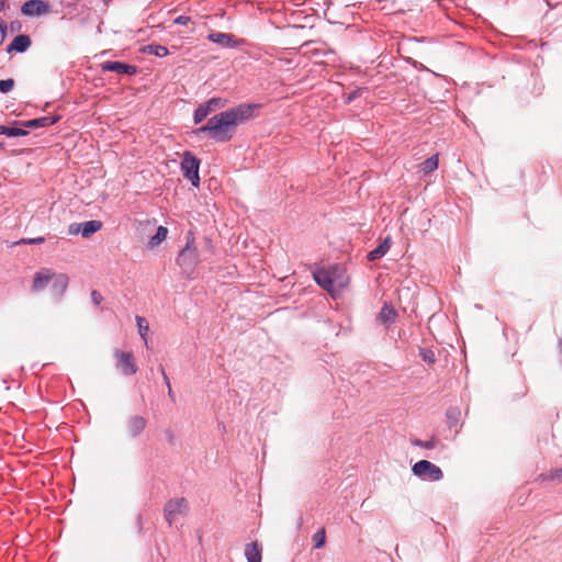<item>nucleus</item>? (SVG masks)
Returning <instances> with one entry per match:
<instances>
[{"instance_id": "obj_33", "label": "nucleus", "mask_w": 562, "mask_h": 562, "mask_svg": "<svg viewBox=\"0 0 562 562\" xmlns=\"http://www.w3.org/2000/svg\"><path fill=\"white\" fill-rule=\"evenodd\" d=\"M90 297H91V301L93 302V304L95 305H100L101 302L103 301V296L100 292H98L97 290H93L90 294Z\"/></svg>"}, {"instance_id": "obj_15", "label": "nucleus", "mask_w": 562, "mask_h": 562, "mask_svg": "<svg viewBox=\"0 0 562 562\" xmlns=\"http://www.w3.org/2000/svg\"><path fill=\"white\" fill-rule=\"evenodd\" d=\"M207 38L221 46H234L235 44L234 37L227 33L212 32L207 35Z\"/></svg>"}, {"instance_id": "obj_41", "label": "nucleus", "mask_w": 562, "mask_h": 562, "mask_svg": "<svg viewBox=\"0 0 562 562\" xmlns=\"http://www.w3.org/2000/svg\"><path fill=\"white\" fill-rule=\"evenodd\" d=\"M5 0H0V12L4 9Z\"/></svg>"}, {"instance_id": "obj_12", "label": "nucleus", "mask_w": 562, "mask_h": 562, "mask_svg": "<svg viewBox=\"0 0 562 562\" xmlns=\"http://www.w3.org/2000/svg\"><path fill=\"white\" fill-rule=\"evenodd\" d=\"M147 420L143 416H132L126 423V431L131 437L138 436L146 427Z\"/></svg>"}, {"instance_id": "obj_28", "label": "nucleus", "mask_w": 562, "mask_h": 562, "mask_svg": "<svg viewBox=\"0 0 562 562\" xmlns=\"http://www.w3.org/2000/svg\"><path fill=\"white\" fill-rule=\"evenodd\" d=\"M420 357L425 362L429 364H434L436 362L435 353L431 350L422 349Z\"/></svg>"}, {"instance_id": "obj_9", "label": "nucleus", "mask_w": 562, "mask_h": 562, "mask_svg": "<svg viewBox=\"0 0 562 562\" xmlns=\"http://www.w3.org/2000/svg\"><path fill=\"white\" fill-rule=\"evenodd\" d=\"M54 277H55V271L53 269H48V268L40 269L34 274L33 283H32V291L40 292V291L44 290Z\"/></svg>"}, {"instance_id": "obj_6", "label": "nucleus", "mask_w": 562, "mask_h": 562, "mask_svg": "<svg viewBox=\"0 0 562 562\" xmlns=\"http://www.w3.org/2000/svg\"><path fill=\"white\" fill-rule=\"evenodd\" d=\"M416 476L428 479L430 481H439L443 477V472L439 467L427 460L416 462L412 468Z\"/></svg>"}, {"instance_id": "obj_13", "label": "nucleus", "mask_w": 562, "mask_h": 562, "mask_svg": "<svg viewBox=\"0 0 562 562\" xmlns=\"http://www.w3.org/2000/svg\"><path fill=\"white\" fill-rule=\"evenodd\" d=\"M31 38L29 35L20 34L14 37L12 43L8 46V53L18 52L24 53L31 46Z\"/></svg>"}, {"instance_id": "obj_5", "label": "nucleus", "mask_w": 562, "mask_h": 562, "mask_svg": "<svg viewBox=\"0 0 562 562\" xmlns=\"http://www.w3.org/2000/svg\"><path fill=\"white\" fill-rule=\"evenodd\" d=\"M189 509L188 501L184 497L168 501L164 507L165 518L169 526L179 517L187 515Z\"/></svg>"}, {"instance_id": "obj_31", "label": "nucleus", "mask_w": 562, "mask_h": 562, "mask_svg": "<svg viewBox=\"0 0 562 562\" xmlns=\"http://www.w3.org/2000/svg\"><path fill=\"white\" fill-rule=\"evenodd\" d=\"M413 445L417 446V447L425 448V449H432V448H435L436 442H435V440L423 441L420 439H415L413 441Z\"/></svg>"}, {"instance_id": "obj_17", "label": "nucleus", "mask_w": 562, "mask_h": 562, "mask_svg": "<svg viewBox=\"0 0 562 562\" xmlns=\"http://www.w3.org/2000/svg\"><path fill=\"white\" fill-rule=\"evenodd\" d=\"M245 555L248 562H261V547L259 546V543H248L245 547Z\"/></svg>"}, {"instance_id": "obj_20", "label": "nucleus", "mask_w": 562, "mask_h": 562, "mask_svg": "<svg viewBox=\"0 0 562 562\" xmlns=\"http://www.w3.org/2000/svg\"><path fill=\"white\" fill-rule=\"evenodd\" d=\"M439 158L438 154L432 155L419 165V171L424 175H428L438 168Z\"/></svg>"}, {"instance_id": "obj_30", "label": "nucleus", "mask_w": 562, "mask_h": 562, "mask_svg": "<svg viewBox=\"0 0 562 562\" xmlns=\"http://www.w3.org/2000/svg\"><path fill=\"white\" fill-rule=\"evenodd\" d=\"M14 86L13 79L0 80V91L7 93L12 90Z\"/></svg>"}, {"instance_id": "obj_18", "label": "nucleus", "mask_w": 562, "mask_h": 562, "mask_svg": "<svg viewBox=\"0 0 562 562\" xmlns=\"http://www.w3.org/2000/svg\"><path fill=\"white\" fill-rule=\"evenodd\" d=\"M395 318H396V311L394 310V307L392 305L384 304L378 315V321L381 324L386 325L389 323H393L395 321Z\"/></svg>"}, {"instance_id": "obj_19", "label": "nucleus", "mask_w": 562, "mask_h": 562, "mask_svg": "<svg viewBox=\"0 0 562 562\" xmlns=\"http://www.w3.org/2000/svg\"><path fill=\"white\" fill-rule=\"evenodd\" d=\"M167 235H168L167 227L159 226L156 231V234L150 237V239L148 241V247L150 249L158 247L166 239Z\"/></svg>"}, {"instance_id": "obj_14", "label": "nucleus", "mask_w": 562, "mask_h": 562, "mask_svg": "<svg viewBox=\"0 0 562 562\" xmlns=\"http://www.w3.org/2000/svg\"><path fill=\"white\" fill-rule=\"evenodd\" d=\"M58 120H59L58 115L43 116V117L30 120V121H24L21 124L25 127L37 128V127H46V126L53 125Z\"/></svg>"}, {"instance_id": "obj_26", "label": "nucleus", "mask_w": 562, "mask_h": 562, "mask_svg": "<svg viewBox=\"0 0 562 562\" xmlns=\"http://www.w3.org/2000/svg\"><path fill=\"white\" fill-rule=\"evenodd\" d=\"M148 52L158 56V57H165L168 55V48L161 45H149Z\"/></svg>"}, {"instance_id": "obj_37", "label": "nucleus", "mask_w": 562, "mask_h": 562, "mask_svg": "<svg viewBox=\"0 0 562 562\" xmlns=\"http://www.w3.org/2000/svg\"><path fill=\"white\" fill-rule=\"evenodd\" d=\"M160 372L162 374V378H164V381H165L166 385L170 386L171 384H170L169 378H168L164 367H160Z\"/></svg>"}, {"instance_id": "obj_21", "label": "nucleus", "mask_w": 562, "mask_h": 562, "mask_svg": "<svg viewBox=\"0 0 562 562\" xmlns=\"http://www.w3.org/2000/svg\"><path fill=\"white\" fill-rule=\"evenodd\" d=\"M81 226H82L81 235L83 237H89L92 234H94L95 232L101 229L102 223L100 221L93 220V221H88V222L81 223Z\"/></svg>"}, {"instance_id": "obj_11", "label": "nucleus", "mask_w": 562, "mask_h": 562, "mask_svg": "<svg viewBox=\"0 0 562 562\" xmlns=\"http://www.w3.org/2000/svg\"><path fill=\"white\" fill-rule=\"evenodd\" d=\"M52 293L57 297H61L69 284L68 276L66 273L55 272V277L52 279Z\"/></svg>"}, {"instance_id": "obj_22", "label": "nucleus", "mask_w": 562, "mask_h": 562, "mask_svg": "<svg viewBox=\"0 0 562 562\" xmlns=\"http://www.w3.org/2000/svg\"><path fill=\"white\" fill-rule=\"evenodd\" d=\"M136 323L138 327V333L140 337L144 339L146 347H148L147 335L149 331V325L147 321L142 316H136Z\"/></svg>"}, {"instance_id": "obj_2", "label": "nucleus", "mask_w": 562, "mask_h": 562, "mask_svg": "<svg viewBox=\"0 0 562 562\" xmlns=\"http://www.w3.org/2000/svg\"><path fill=\"white\" fill-rule=\"evenodd\" d=\"M314 280L319 286L326 290L333 297L339 295L349 285V276L340 266H333L328 269H318L313 273Z\"/></svg>"}, {"instance_id": "obj_25", "label": "nucleus", "mask_w": 562, "mask_h": 562, "mask_svg": "<svg viewBox=\"0 0 562 562\" xmlns=\"http://www.w3.org/2000/svg\"><path fill=\"white\" fill-rule=\"evenodd\" d=\"M314 548L319 549L325 546L326 542V531L324 528H321L313 535Z\"/></svg>"}, {"instance_id": "obj_40", "label": "nucleus", "mask_w": 562, "mask_h": 562, "mask_svg": "<svg viewBox=\"0 0 562 562\" xmlns=\"http://www.w3.org/2000/svg\"><path fill=\"white\" fill-rule=\"evenodd\" d=\"M167 387H168V395H169V397L173 401V400H175V395H173V392H172L171 385H170V386H167Z\"/></svg>"}, {"instance_id": "obj_38", "label": "nucleus", "mask_w": 562, "mask_h": 562, "mask_svg": "<svg viewBox=\"0 0 562 562\" xmlns=\"http://www.w3.org/2000/svg\"><path fill=\"white\" fill-rule=\"evenodd\" d=\"M0 31L3 33L4 36L7 32V23L2 19H0Z\"/></svg>"}, {"instance_id": "obj_16", "label": "nucleus", "mask_w": 562, "mask_h": 562, "mask_svg": "<svg viewBox=\"0 0 562 562\" xmlns=\"http://www.w3.org/2000/svg\"><path fill=\"white\" fill-rule=\"evenodd\" d=\"M390 247H391V239H390V237H387L376 248H374L373 250H371L368 254V256H367L368 260L374 261L376 259H380L389 251Z\"/></svg>"}, {"instance_id": "obj_39", "label": "nucleus", "mask_w": 562, "mask_h": 562, "mask_svg": "<svg viewBox=\"0 0 562 562\" xmlns=\"http://www.w3.org/2000/svg\"><path fill=\"white\" fill-rule=\"evenodd\" d=\"M154 224H155V223H154V222H151V221H145V222H144V223H142L140 225L145 226V228H146V227L154 226Z\"/></svg>"}, {"instance_id": "obj_34", "label": "nucleus", "mask_w": 562, "mask_h": 562, "mask_svg": "<svg viewBox=\"0 0 562 562\" xmlns=\"http://www.w3.org/2000/svg\"><path fill=\"white\" fill-rule=\"evenodd\" d=\"M81 229H82V226H81L80 223L79 224H71L69 226V234L70 235H77V234L81 233Z\"/></svg>"}, {"instance_id": "obj_23", "label": "nucleus", "mask_w": 562, "mask_h": 562, "mask_svg": "<svg viewBox=\"0 0 562 562\" xmlns=\"http://www.w3.org/2000/svg\"><path fill=\"white\" fill-rule=\"evenodd\" d=\"M0 134L7 135L9 137H18V136H24L27 134V131L19 127H8V126H0Z\"/></svg>"}, {"instance_id": "obj_32", "label": "nucleus", "mask_w": 562, "mask_h": 562, "mask_svg": "<svg viewBox=\"0 0 562 562\" xmlns=\"http://www.w3.org/2000/svg\"><path fill=\"white\" fill-rule=\"evenodd\" d=\"M45 241L44 237H36V238H23L19 240L16 244H24V245H36L42 244Z\"/></svg>"}, {"instance_id": "obj_24", "label": "nucleus", "mask_w": 562, "mask_h": 562, "mask_svg": "<svg viewBox=\"0 0 562 562\" xmlns=\"http://www.w3.org/2000/svg\"><path fill=\"white\" fill-rule=\"evenodd\" d=\"M210 106L204 103L201 104L194 112V123L202 122L210 114Z\"/></svg>"}, {"instance_id": "obj_3", "label": "nucleus", "mask_w": 562, "mask_h": 562, "mask_svg": "<svg viewBox=\"0 0 562 562\" xmlns=\"http://www.w3.org/2000/svg\"><path fill=\"white\" fill-rule=\"evenodd\" d=\"M199 261V252L195 247L194 237L189 236L187 245L177 257V263L186 276L191 277Z\"/></svg>"}, {"instance_id": "obj_35", "label": "nucleus", "mask_w": 562, "mask_h": 562, "mask_svg": "<svg viewBox=\"0 0 562 562\" xmlns=\"http://www.w3.org/2000/svg\"><path fill=\"white\" fill-rule=\"evenodd\" d=\"M190 22V18L186 15H179L175 19V23L179 25H187Z\"/></svg>"}, {"instance_id": "obj_1", "label": "nucleus", "mask_w": 562, "mask_h": 562, "mask_svg": "<svg viewBox=\"0 0 562 562\" xmlns=\"http://www.w3.org/2000/svg\"><path fill=\"white\" fill-rule=\"evenodd\" d=\"M258 106V104H239L221 112L198 128V133H207L216 142H228L235 134L237 125L249 120Z\"/></svg>"}, {"instance_id": "obj_29", "label": "nucleus", "mask_w": 562, "mask_h": 562, "mask_svg": "<svg viewBox=\"0 0 562 562\" xmlns=\"http://www.w3.org/2000/svg\"><path fill=\"white\" fill-rule=\"evenodd\" d=\"M546 480L562 482V468L561 469H553V470H551L546 475Z\"/></svg>"}, {"instance_id": "obj_36", "label": "nucleus", "mask_w": 562, "mask_h": 562, "mask_svg": "<svg viewBox=\"0 0 562 562\" xmlns=\"http://www.w3.org/2000/svg\"><path fill=\"white\" fill-rule=\"evenodd\" d=\"M22 29V24L20 21H13L10 23V30L12 33L20 32Z\"/></svg>"}, {"instance_id": "obj_27", "label": "nucleus", "mask_w": 562, "mask_h": 562, "mask_svg": "<svg viewBox=\"0 0 562 562\" xmlns=\"http://www.w3.org/2000/svg\"><path fill=\"white\" fill-rule=\"evenodd\" d=\"M210 106V111H214L215 109H221L225 105V101L221 98H212L207 102L204 103Z\"/></svg>"}, {"instance_id": "obj_4", "label": "nucleus", "mask_w": 562, "mask_h": 562, "mask_svg": "<svg viewBox=\"0 0 562 562\" xmlns=\"http://www.w3.org/2000/svg\"><path fill=\"white\" fill-rule=\"evenodd\" d=\"M180 168L183 177L187 178L193 187L198 188L200 186V160L191 151H184L182 154Z\"/></svg>"}, {"instance_id": "obj_7", "label": "nucleus", "mask_w": 562, "mask_h": 562, "mask_svg": "<svg viewBox=\"0 0 562 562\" xmlns=\"http://www.w3.org/2000/svg\"><path fill=\"white\" fill-rule=\"evenodd\" d=\"M114 357L117 360V368L124 375H133L137 372L138 368L132 352H125L120 349L114 351Z\"/></svg>"}, {"instance_id": "obj_10", "label": "nucleus", "mask_w": 562, "mask_h": 562, "mask_svg": "<svg viewBox=\"0 0 562 562\" xmlns=\"http://www.w3.org/2000/svg\"><path fill=\"white\" fill-rule=\"evenodd\" d=\"M101 69L103 71H113L116 74H126V75H135L137 72V67L133 65H127L121 61H105L101 64Z\"/></svg>"}, {"instance_id": "obj_8", "label": "nucleus", "mask_w": 562, "mask_h": 562, "mask_svg": "<svg viewBox=\"0 0 562 562\" xmlns=\"http://www.w3.org/2000/svg\"><path fill=\"white\" fill-rule=\"evenodd\" d=\"M21 12L26 16H40L49 12V5L42 0H29L22 5Z\"/></svg>"}]
</instances>
